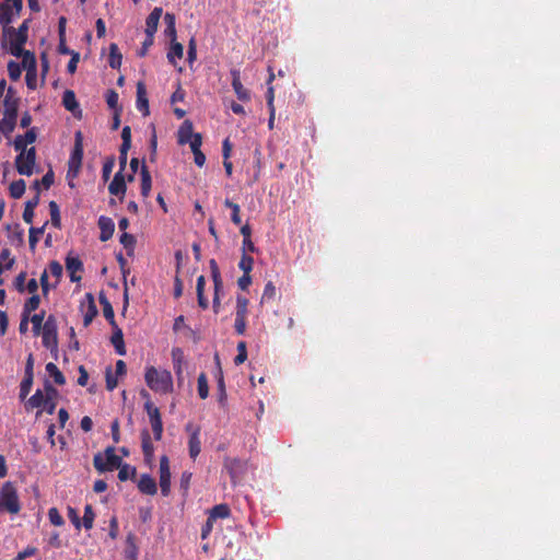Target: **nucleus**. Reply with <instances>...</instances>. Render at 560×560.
<instances>
[{
  "instance_id": "1",
  "label": "nucleus",
  "mask_w": 560,
  "mask_h": 560,
  "mask_svg": "<svg viewBox=\"0 0 560 560\" xmlns=\"http://www.w3.org/2000/svg\"><path fill=\"white\" fill-rule=\"evenodd\" d=\"M144 381L148 387L155 393L168 394L173 392V376L167 370L148 366L144 373Z\"/></svg>"
},
{
  "instance_id": "2",
  "label": "nucleus",
  "mask_w": 560,
  "mask_h": 560,
  "mask_svg": "<svg viewBox=\"0 0 560 560\" xmlns=\"http://www.w3.org/2000/svg\"><path fill=\"white\" fill-rule=\"evenodd\" d=\"M21 511V503L16 487L13 482L7 481L0 490V513L18 514Z\"/></svg>"
},
{
  "instance_id": "3",
  "label": "nucleus",
  "mask_w": 560,
  "mask_h": 560,
  "mask_svg": "<svg viewBox=\"0 0 560 560\" xmlns=\"http://www.w3.org/2000/svg\"><path fill=\"white\" fill-rule=\"evenodd\" d=\"M121 464L122 459L115 454L114 446H107L104 451V455L102 453H97L93 457L94 468L98 472L113 471L114 469H118Z\"/></svg>"
},
{
  "instance_id": "4",
  "label": "nucleus",
  "mask_w": 560,
  "mask_h": 560,
  "mask_svg": "<svg viewBox=\"0 0 560 560\" xmlns=\"http://www.w3.org/2000/svg\"><path fill=\"white\" fill-rule=\"evenodd\" d=\"M140 395L147 399L144 402V410L149 417L154 440L160 441L163 435V422L160 409L150 400V395L145 389H142Z\"/></svg>"
},
{
  "instance_id": "5",
  "label": "nucleus",
  "mask_w": 560,
  "mask_h": 560,
  "mask_svg": "<svg viewBox=\"0 0 560 560\" xmlns=\"http://www.w3.org/2000/svg\"><path fill=\"white\" fill-rule=\"evenodd\" d=\"M42 342L46 349H49L50 351H57L58 326L57 319L54 315H49L43 325Z\"/></svg>"
},
{
  "instance_id": "6",
  "label": "nucleus",
  "mask_w": 560,
  "mask_h": 560,
  "mask_svg": "<svg viewBox=\"0 0 560 560\" xmlns=\"http://www.w3.org/2000/svg\"><path fill=\"white\" fill-rule=\"evenodd\" d=\"M83 137L81 131L74 135V147L68 161V176L77 177L83 159Z\"/></svg>"
},
{
  "instance_id": "7",
  "label": "nucleus",
  "mask_w": 560,
  "mask_h": 560,
  "mask_svg": "<svg viewBox=\"0 0 560 560\" xmlns=\"http://www.w3.org/2000/svg\"><path fill=\"white\" fill-rule=\"evenodd\" d=\"M36 162V150L34 147L21 152L15 158V167L19 174L31 176L34 173Z\"/></svg>"
},
{
  "instance_id": "8",
  "label": "nucleus",
  "mask_w": 560,
  "mask_h": 560,
  "mask_svg": "<svg viewBox=\"0 0 560 560\" xmlns=\"http://www.w3.org/2000/svg\"><path fill=\"white\" fill-rule=\"evenodd\" d=\"M248 299L243 295L236 298L234 329L240 336L246 331V316L248 313Z\"/></svg>"
},
{
  "instance_id": "9",
  "label": "nucleus",
  "mask_w": 560,
  "mask_h": 560,
  "mask_svg": "<svg viewBox=\"0 0 560 560\" xmlns=\"http://www.w3.org/2000/svg\"><path fill=\"white\" fill-rule=\"evenodd\" d=\"M185 430H186V432L189 433V441H188L189 455L192 459H196V457L201 452L200 427L195 425L191 422H188L185 425Z\"/></svg>"
},
{
  "instance_id": "10",
  "label": "nucleus",
  "mask_w": 560,
  "mask_h": 560,
  "mask_svg": "<svg viewBox=\"0 0 560 560\" xmlns=\"http://www.w3.org/2000/svg\"><path fill=\"white\" fill-rule=\"evenodd\" d=\"M160 488L161 493L167 497L171 492V470L170 462L166 455L160 458Z\"/></svg>"
},
{
  "instance_id": "11",
  "label": "nucleus",
  "mask_w": 560,
  "mask_h": 560,
  "mask_svg": "<svg viewBox=\"0 0 560 560\" xmlns=\"http://www.w3.org/2000/svg\"><path fill=\"white\" fill-rule=\"evenodd\" d=\"M136 106H137V109L140 113H142L143 116H148L150 114L147 89H145V84L142 81H139L137 83Z\"/></svg>"
},
{
  "instance_id": "12",
  "label": "nucleus",
  "mask_w": 560,
  "mask_h": 560,
  "mask_svg": "<svg viewBox=\"0 0 560 560\" xmlns=\"http://www.w3.org/2000/svg\"><path fill=\"white\" fill-rule=\"evenodd\" d=\"M232 77V88L237 96V98L242 102H247L250 100V93L249 91L244 88V85L241 82V75L238 70H232L231 71Z\"/></svg>"
},
{
  "instance_id": "13",
  "label": "nucleus",
  "mask_w": 560,
  "mask_h": 560,
  "mask_svg": "<svg viewBox=\"0 0 560 560\" xmlns=\"http://www.w3.org/2000/svg\"><path fill=\"white\" fill-rule=\"evenodd\" d=\"M97 225L101 230L100 240L106 242L113 237L115 232V223L112 218L101 215L97 221Z\"/></svg>"
},
{
  "instance_id": "14",
  "label": "nucleus",
  "mask_w": 560,
  "mask_h": 560,
  "mask_svg": "<svg viewBox=\"0 0 560 560\" xmlns=\"http://www.w3.org/2000/svg\"><path fill=\"white\" fill-rule=\"evenodd\" d=\"M66 268L69 272L70 281L78 282L81 280L80 276H77V272L83 270V264L79 257L71 256L70 254L66 258Z\"/></svg>"
},
{
  "instance_id": "15",
  "label": "nucleus",
  "mask_w": 560,
  "mask_h": 560,
  "mask_svg": "<svg viewBox=\"0 0 560 560\" xmlns=\"http://www.w3.org/2000/svg\"><path fill=\"white\" fill-rule=\"evenodd\" d=\"M163 10L160 7L154 8L145 20V35L154 37L156 33L159 21L162 16Z\"/></svg>"
},
{
  "instance_id": "16",
  "label": "nucleus",
  "mask_w": 560,
  "mask_h": 560,
  "mask_svg": "<svg viewBox=\"0 0 560 560\" xmlns=\"http://www.w3.org/2000/svg\"><path fill=\"white\" fill-rule=\"evenodd\" d=\"M126 189H127V186H126L125 177L122 175V170H119V172H117L114 175L113 180L108 185V191L110 195L120 196L122 198L126 192Z\"/></svg>"
},
{
  "instance_id": "17",
  "label": "nucleus",
  "mask_w": 560,
  "mask_h": 560,
  "mask_svg": "<svg viewBox=\"0 0 560 560\" xmlns=\"http://www.w3.org/2000/svg\"><path fill=\"white\" fill-rule=\"evenodd\" d=\"M138 489L141 493L148 495H154L158 492V487L154 478L148 474L140 476L138 481Z\"/></svg>"
},
{
  "instance_id": "18",
  "label": "nucleus",
  "mask_w": 560,
  "mask_h": 560,
  "mask_svg": "<svg viewBox=\"0 0 560 560\" xmlns=\"http://www.w3.org/2000/svg\"><path fill=\"white\" fill-rule=\"evenodd\" d=\"M4 116H13L18 118L19 98L13 97V89L9 88L3 102Z\"/></svg>"
},
{
  "instance_id": "19",
  "label": "nucleus",
  "mask_w": 560,
  "mask_h": 560,
  "mask_svg": "<svg viewBox=\"0 0 560 560\" xmlns=\"http://www.w3.org/2000/svg\"><path fill=\"white\" fill-rule=\"evenodd\" d=\"M36 140V132L35 129L32 128L26 131L24 136H16L13 142L14 149L16 151L24 152L26 151V145L30 143L35 142Z\"/></svg>"
},
{
  "instance_id": "20",
  "label": "nucleus",
  "mask_w": 560,
  "mask_h": 560,
  "mask_svg": "<svg viewBox=\"0 0 560 560\" xmlns=\"http://www.w3.org/2000/svg\"><path fill=\"white\" fill-rule=\"evenodd\" d=\"M27 31L28 25L27 21H24L18 30L14 27L7 26L5 32L10 35L11 39L13 42H19L20 44H25L27 40Z\"/></svg>"
},
{
  "instance_id": "21",
  "label": "nucleus",
  "mask_w": 560,
  "mask_h": 560,
  "mask_svg": "<svg viewBox=\"0 0 560 560\" xmlns=\"http://www.w3.org/2000/svg\"><path fill=\"white\" fill-rule=\"evenodd\" d=\"M195 137L194 125L190 120H185L177 131V142L179 144H186L190 139Z\"/></svg>"
},
{
  "instance_id": "22",
  "label": "nucleus",
  "mask_w": 560,
  "mask_h": 560,
  "mask_svg": "<svg viewBox=\"0 0 560 560\" xmlns=\"http://www.w3.org/2000/svg\"><path fill=\"white\" fill-rule=\"evenodd\" d=\"M141 447L144 455V459L148 463H151L154 455V445L152 443L150 433L148 430H142L141 432Z\"/></svg>"
},
{
  "instance_id": "23",
  "label": "nucleus",
  "mask_w": 560,
  "mask_h": 560,
  "mask_svg": "<svg viewBox=\"0 0 560 560\" xmlns=\"http://www.w3.org/2000/svg\"><path fill=\"white\" fill-rule=\"evenodd\" d=\"M113 328H114V332L112 335L110 342L114 346L117 354L125 355L126 347H125L122 330L117 325H116V327H113Z\"/></svg>"
},
{
  "instance_id": "24",
  "label": "nucleus",
  "mask_w": 560,
  "mask_h": 560,
  "mask_svg": "<svg viewBox=\"0 0 560 560\" xmlns=\"http://www.w3.org/2000/svg\"><path fill=\"white\" fill-rule=\"evenodd\" d=\"M85 298L88 299V307L83 316V325L84 327H88L97 315L98 311L92 293H86Z\"/></svg>"
},
{
  "instance_id": "25",
  "label": "nucleus",
  "mask_w": 560,
  "mask_h": 560,
  "mask_svg": "<svg viewBox=\"0 0 560 560\" xmlns=\"http://www.w3.org/2000/svg\"><path fill=\"white\" fill-rule=\"evenodd\" d=\"M62 105L69 112H71L74 116H77L75 110H79V103L77 102L75 94L72 90H66L62 95Z\"/></svg>"
},
{
  "instance_id": "26",
  "label": "nucleus",
  "mask_w": 560,
  "mask_h": 560,
  "mask_svg": "<svg viewBox=\"0 0 560 560\" xmlns=\"http://www.w3.org/2000/svg\"><path fill=\"white\" fill-rule=\"evenodd\" d=\"M205 285H206V278H205V276L201 275L197 278L196 291H197L198 305L202 310H207L209 307V301L205 296Z\"/></svg>"
},
{
  "instance_id": "27",
  "label": "nucleus",
  "mask_w": 560,
  "mask_h": 560,
  "mask_svg": "<svg viewBox=\"0 0 560 560\" xmlns=\"http://www.w3.org/2000/svg\"><path fill=\"white\" fill-rule=\"evenodd\" d=\"M141 195L143 198L149 197L151 187H152V178L148 167L143 164L141 167Z\"/></svg>"
},
{
  "instance_id": "28",
  "label": "nucleus",
  "mask_w": 560,
  "mask_h": 560,
  "mask_svg": "<svg viewBox=\"0 0 560 560\" xmlns=\"http://www.w3.org/2000/svg\"><path fill=\"white\" fill-rule=\"evenodd\" d=\"M38 203H39V195L38 194H36L32 199H30L25 202V208L23 211V220L26 223L33 222L34 209L38 206Z\"/></svg>"
},
{
  "instance_id": "29",
  "label": "nucleus",
  "mask_w": 560,
  "mask_h": 560,
  "mask_svg": "<svg viewBox=\"0 0 560 560\" xmlns=\"http://www.w3.org/2000/svg\"><path fill=\"white\" fill-rule=\"evenodd\" d=\"M230 515H231V510H230L229 505L225 503H221V504L214 505L209 511L208 516L211 518V521H217L218 518H228Z\"/></svg>"
},
{
  "instance_id": "30",
  "label": "nucleus",
  "mask_w": 560,
  "mask_h": 560,
  "mask_svg": "<svg viewBox=\"0 0 560 560\" xmlns=\"http://www.w3.org/2000/svg\"><path fill=\"white\" fill-rule=\"evenodd\" d=\"M184 56V47L180 43L172 40L170 50L167 51V60L173 66H176V58L182 59Z\"/></svg>"
},
{
  "instance_id": "31",
  "label": "nucleus",
  "mask_w": 560,
  "mask_h": 560,
  "mask_svg": "<svg viewBox=\"0 0 560 560\" xmlns=\"http://www.w3.org/2000/svg\"><path fill=\"white\" fill-rule=\"evenodd\" d=\"M14 12L9 3H0V25L9 26L14 18Z\"/></svg>"
},
{
  "instance_id": "32",
  "label": "nucleus",
  "mask_w": 560,
  "mask_h": 560,
  "mask_svg": "<svg viewBox=\"0 0 560 560\" xmlns=\"http://www.w3.org/2000/svg\"><path fill=\"white\" fill-rule=\"evenodd\" d=\"M46 372L48 373V375L50 377L54 378V382L57 384V385H65L66 384V377L65 375L62 374V372L59 370V368L52 363V362H49L46 364Z\"/></svg>"
},
{
  "instance_id": "33",
  "label": "nucleus",
  "mask_w": 560,
  "mask_h": 560,
  "mask_svg": "<svg viewBox=\"0 0 560 560\" xmlns=\"http://www.w3.org/2000/svg\"><path fill=\"white\" fill-rule=\"evenodd\" d=\"M122 56L119 52L118 46L116 44L109 45V58L108 63L113 69H119L121 66Z\"/></svg>"
},
{
  "instance_id": "34",
  "label": "nucleus",
  "mask_w": 560,
  "mask_h": 560,
  "mask_svg": "<svg viewBox=\"0 0 560 560\" xmlns=\"http://www.w3.org/2000/svg\"><path fill=\"white\" fill-rule=\"evenodd\" d=\"M45 402L44 393L40 389H36L35 394L27 400L25 407L26 409L42 408Z\"/></svg>"
},
{
  "instance_id": "35",
  "label": "nucleus",
  "mask_w": 560,
  "mask_h": 560,
  "mask_svg": "<svg viewBox=\"0 0 560 560\" xmlns=\"http://www.w3.org/2000/svg\"><path fill=\"white\" fill-rule=\"evenodd\" d=\"M209 265H210V269H211V277L213 280L214 289H215V291H221L223 283H222V278H221L219 266L214 259H211Z\"/></svg>"
},
{
  "instance_id": "36",
  "label": "nucleus",
  "mask_w": 560,
  "mask_h": 560,
  "mask_svg": "<svg viewBox=\"0 0 560 560\" xmlns=\"http://www.w3.org/2000/svg\"><path fill=\"white\" fill-rule=\"evenodd\" d=\"M25 182L23 179L14 180L10 184V196L14 199L21 198L25 192Z\"/></svg>"
},
{
  "instance_id": "37",
  "label": "nucleus",
  "mask_w": 560,
  "mask_h": 560,
  "mask_svg": "<svg viewBox=\"0 0 560 560\" xmlns=\"http://www.w3.org/2000/svg\"><path fill=\"white\" fill-rule=\"evenodd\" d=\"M15 124H16V117L3 115V118L0 120V131L3 135L8 136L11 132H13V130L15 128Z\"/></svg>"
},
{
  "instance_id": "38",
  "label": "nucleus",
  "mask_w": 560,
  "mask_h": 560,
  "mask_svg": "<svg viewBox=\"0 0 560 560\" xmlns=\"http://www.w3.org/2000/svg\"><path fill=\"white\" fill-rule=\"evenodd\" d=\"M118 479L120 481H126L128 479H133L137 474V469L133 466H130L129 464H121V466L118 468Z\"/></svg>"
},
{
  "instance_id": "39",
  "label": "nucleus",
  "mask_w": 560,
  "mask_h": 560,
  "mask_svg": "<svg viewBox=\"0 0 560 560\" xmlns=\"http://www.w3.org/2000/svg\"><path fill=\"white\" fill-rule=\"evenodd\" d=\"M48 222H45V224L40 228H34L32 226L30 229V235H28V243H30V248L32 250H34L36 248V245L39 241V235H42L45 231V226L47 225Z\"/></svg>"
},
{
  "instance_id": "40",
  "label": "nucleus",
  "mask_w": 560,
  "mask_h": 560,
  "mask_svg": "<svg viewBox=\"0 0 560 560\" xmlns=\"http://www.w3.org/2000/svg\"><path fill=\"white\" fill-rule=\"evenodd\" d=\"M120 244L127 249V254L131 256L135 250L136 238L132 234L124 232L119 238Z\"/></svg>"
},
{
  "instance_id": "41",
  "label": "nucleus",
  "mask_w": 560,
  "mask_h": 560,
  "mask_svg": "<svg viewBox=\"0 0 560 560\" xmlns=\"http://www.w3.org/2000/svg\"><path fill=\"white\" fill-rule=\"evenodd\" d=\"M40 298L38 294H32V296L25 302L22 314L31 315L32 312L36 311L39 306Z\"/></svg>"
},
{
  "instance_id": "42",
  "label": "nucleus",
  "mask_w": 560,
  "mask_h": 560,
  "mask_svg": "<svg viewBox=\"0 0 560 560\" xmlns=\"http://www.w3.org/2000/svg\"><path fill=\"white\" fill-rule=\"evenodd\" d=\"M49 212H50V220H51L52 226L60 229L61 218H60L59 206L54 200L49 202Z\"/></svg>"
},
{
  "instance_id": "43",
  "label": "nucleus",
  "mask_w": 560,
  "mask_h": 560,
  "mask_svg": "<svg viewBox=\"0 0 560 560\" xmlns=\"http://www.w3.org/2000/svg\"><path fill=\"white\" fill-rule=\"evenodd\" d=\"M224 206L230 208L232 210V213H231V221L235 224V225H240L242 220H241V207L231 201L230 199H225L224 200Z\"/></svg>"
},
{
  "instance_id": "44",
  "label": "nucleus",
  "mask_w": 560,
  "mask_h": 560,
  "mask_svg": "<svg viewBox=\"0 0 560 560\" xmlns=\"http://www.w3.org/2000/svg\"><path fill=\"white\" fill-rule=\"evenodd\" d=\"M198 395L201 399H206L209 396L208 380L205 373H200L197 380Z\"/></svg>"
},
{
  "instance_id": "45",
  "label": "nucleus",
  "mask_w": 560,
  "mask_h": 560,
  "mask_svg": "<svg viewBox=\"0 0 560 560\" xmlns=\"http://www.w3.org/2000/svg\"><path fill=\"white\" fill-rule=\"evenodd\" d=\"M95 513L91 504H86L84 508L82 525L85 529H91L94 524Z\"/></svg>"
},
{
  "instance_id": "46",
  "label": "nucleus",
  "mask_w": 560,
  "mask_h": 560,
  "mask_svg": "<svg viewBox=\"0 0 560 560\" xmlns=\"http://www.w3.org/2000/svg\"><path fill=\"white\" fill-rule=\"evenodd\" d=\"M276 294H277L276 285L271 281L267 282L264 288L260 303H265V302L273 300L276 298Z\"/></svg>"
},
{
  "instance_id": "47",
  "label": "nucleus",
  "mask_w": 560,
  "mask_h": 560,
  "mask_svg": "<svg viewBox=\"0 0 560 560\" xmlns=\"http://www.w3.org/2000/svg\"><path fill=\"white\" fill-rule=\"evenodd\" d=\"M21 73H22L21 66L16 61L10 60L8 62V74H9V78L12 81H18L21 78Z\"/></svg>"
},
{
  "instance_id": "48",
  "label": "nucleus",
  "mask_w": 560,
  "mask_h": 560,
  "mask_svg": "<svg viewBox=\"0 0 560 560\" xmlns=\"http://www.w3.org/2000/svg\"><path fill=\"white\" fill-rule=\"evenodd\" d=\"M21 58H22V66L26 71L36 70V58L33 52L27 50Z\"/></svg>"
},
{
  "instance_id": "49",
  "label": "nucleus",
  "mask_w": 560,
  "mask_h": 560,
  "mask_svg": "<svg viewBox=\"0 0 560 560\" xmlns=\"http://www.w3.org/2000/svg\"><path fill=\"white\" fill-rule=\"evenodd\" d=\"M253 266H254V258L247 254H243L241 257V260L238 262V268L244 273H250V271L253 270Z\"/></svg>"
},
{
  "instance_id": "50",
  "label": "nucleus",
  "mask_w": 560,
  "mask_h": 560,
  "mask_svg": "<svg viewBox=\"0 0 560 560\" xmlns=\"http://www.w3.org/2000/svg\"><path fill=\"white\" fill-rule=\"evenodd\" d=\"M34 378L23 377L21 384H20V399L24 400L27 395L30 394L32 386H33Z\"/></svg>"
},
{
  "instance_id": "51",
  "label": "nucleus",
  "mask_w": 560,
  "mask_h": 560,
  "mask_svg": "<svg viewBox=\"0 0 560 560\" xmlns=\"http://www.w3.org/2000/svg\"><path fill=\"white\" fill-rule=\"evenodd\" d=\"M44 317H45V312L34 314L32 317L30 316V322H32V324H33V331L35 335H39L40 329L43 330Z\"/></svg>"
},
{
  "instance_id": "52",
  "label": "nucleus",
  "mask_w": 560,
  "mask_h": 560,
  "mask_svg": "<svg viewBox=\"0 0 560 560\" xmlns=\"http://www.w3.org/2000/svg\"><path fill=\"white\" fill-rule=\"evenodd\" d=\"M118 93L114 90H108L106 93V103L109 108L116 110H121V107H118Z\"/></svg>"
},
{
  "instance_id": "53",
  "label": "nucleus",
  "mask_w": 560,
  "mask_h": 560,
  "mask_svg": "<svg viewBox=\"0 0 560 560\" xmlns=\"http://www.w3.org/2000/svg\"><path fill=\"white\" fill-rule=\"evenodd\" d=\"M48 518L55 526H62L65 524L63 517L59 513L57 508H50L48 510Z\"/></svg>"
},
{
  "instance_id": "54",
  "label": "nucleus",
  "mask_w": 560,
  "mask_h": 560,
  "mask_svg": "<svg viewBox=\"0 0 560 560\" xmlns=\"http://www.w3.org/2000/svg\"><path fill=\"white\" fill-rule=\"evenodd\" d=\"M247 359V350H246V343L244 341L238 342L237 345V354L234 358V363L236 365H240L244 363Z\"/></svg>"
},
{
  "instance_id": "55",
  "label": "nucleus",
  "mask_w": 560,
  "mask_h": 560,
  "mask_svg": "<svg viewBox=\"0 0 560 560\" xmlns=\"http://www.w3.org/2000/svg\"><path fill=\"white\" fill-rule=\"evenodd\" d=\"M105 378H106L107 390H109V392L114 390L118 385V380H117V375L113 374L110 368L106 369Z\"/></svg>"
},
{
  "instance_id": "56",
  "label": "nucleus",
  "mask_w": 560,
  "mask_h": 560,
  "mask_svg": "<svg viewBox=\"0 0 560 560\" xmlns=\"http://www.w3.org/2000/svg\"><path fill=\"white\" fill-rule=\"evenodd\" d=\"M218 396H219V402L221 405H224L226 401V390H225V384L224 378L222 375V372L220 371V376L218 378Z\"/></svg>"
},
{
  "instance_id": "57",
  "label": "nucleus",
  "mask_w": 560,
  "mask_h": 560,
  "mask_svg": "<svg viewBox=\"0 0 560 560\" xmlns=\"http://www.w3.org/2000/svg\"><path fill=\"white\" fill-rule=\"evenodd\" d=\"M197 59V43L195 37H191L188 43L187 61L191 65Z\"/></svg>"
},
{
  "instance_id": "58",
  "label": "nucleus",
  "mask_w": 560,
  "mask_h": 560,
  "mask_svg": "<svg viewBox=\"0 0 560 560\" xmlns=\"http://www.w3.org/2000/svg\"><path fill=\"white\" fill-rule=\"evenodd\" d=\"M25 44H20L19 42L10 40V52L16 57L21 58L27 50L24 47Z\"/></svg>"
},
{
  "instance_id": "59",
  "label": "nucleus",
  "mask_w": 560,
  "mask_h": 560,
  "mask_svg": "<svg viewBox=\"0 0 560 560\" xmlns=\"http://www.w3.org/2000/svg\"><path fill=\"white\" fill-rule=\"evenodd\" d=\"M71 58L68 62L67 70L69 73H74L77 71L78 62L80 60V54L78 51H73L70 54Z\"/></svg>"
},
{
  "instance_id": "60",
  "label": "nucleus",
  "mask_w": 560,
  "mask_h": 560,
  "mask_svg": "<svg viewBox=\"0 0 560 560\" xmlns=\"http://www.w3.org/2000/svg\"><path fill=\"white\" fill-rule=\"evenodd\" d=\"M57 395H58V390L47 381L45 383V394H44L46 402L54 400Z\"/></svg>"
},
{
  "instance_id": "61",
  "label": "nucleus",
  "mask_w": 560,
  "mask_h": 560,
  "mask_svg": "<svg viewBox=\"0 0 560 560\" xmlns=\"http://www.w3.org/2000/svg\"><path fill=\"white\" fill-rule=\"evenodd\" d=\"M26 85L31 90L36 89V82H37V73L36 70H28L26 71L25 75Z\"/></svg>"
},
{
  "instance_id": "62",
  "label": "nucleus",
  "mask_w": 560,
  "mask_h": 560,
  "mask_svg": "<svg viewBox=\"0 0 560 560\" xmlns=\"http://www.w3.org/2000/svg\"><path fill=\"white\" fill-rule=\"evenodd\" d=\"M68 517L69 520L71 521V523L74 525V527L77 529H80L81 528V522H80V517H79V514L77 512V510L74 508H71V506H68Z\"/></svg>"
},
{
  "instance_id": "63",
  "label": "nucleus",
  "mask_w": 560,
  "mask_h": 560,
  "mask_svg": "<svg viewBox=\"0 0 560 560\" xmlns=\"http://www.w3.org/2000/svg\"><path fill=\"white\" fill-rule=\"evenodd\" d=\"M49 271L51 276L59 280L62 276V266L57 260H52L49 262Z\"/></svg>"
},
{
  "instance_id": "64",
  "label": "nucleus",
  "mask_w": 560,
  "mask_h": 560,
  "mask_svg": "<svg viewBox=\"0 0 560 560\" xmlns=\"http://www.w3.org/2000/svg\"><path fill=\"white\" fill-rule=\"evenodd\" d=\"M25 280H26V272L22 271L20 272L14 280V287L19 292L25 291Z\"/></svg>"
}]
</instances>
